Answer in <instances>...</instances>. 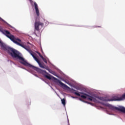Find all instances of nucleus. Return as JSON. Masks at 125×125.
Instances as JSON below:
<instances>
[{"label":"nucleus","instance_id":"2eb2a0df","mask_svg":"<svg viewBox=\"0 0 125 125\" xmlns=\"http://www.w3.org/2000/svg\"><path fill=\"white\" fill-rule=\"evenodd\" d=\"M40 57H41V58H42V59H43L44 58L43 57V56H42V55H41L40 56Z\"/></svg>","mask_w":125,"mask_h":125},{"label":"nucleus","instance_id":"a211bd4d","mask_svg":"<svg viewBox=\"0 0 125 125\" xmlns=\"http://www.w3.org/2000/svg\"><path fill=\"white\" fill-rule=\"evenodd\" d=\"M73 91H76V90L73 89Z\"/></svg>","mask_w":125,"mask_h":125},{"label":"nucleus","instance_id":"423d86ee","mask_svg":"<svg viewBox=\"0 0 125 125\" xmlns=\"http://www.w3.org/2000/svg\"><path fill=\"white\" fill-rule=\"evenodd\" d=\"M52 78L54 79V80L56 81V83H58L60 84V86H62V87H64L65 88H69V86L62 83V82L60 81V80L57 79V78L54 77H52Z\"/></svg>","mask_w":125,"mask_h":125},{"label":"nucleus","instance_id":"6ab92c4d","mask_svg":"<svg viewBox=\"0 0 125 125\" xmlns=\"http://www.w3.org/2000/svg\"><path fill=\"white\" fill-rule=\"evenodd\" d=\"M98 28H101V26H98Z\"/></svg>","mask_w":125,"mask_h":125},{"label":"nucleus","instance_id":"ddd939ff","mask_svg":"<svg viewBox=\"0 0 125 125\" xmlns=\"http://www.w3.org/2000/svg\"><path fill=\"white\" fill-rule=\"evenodd\" d=\"M43 60V61L44 62V63H47V61L46 60V59L45 58H43V59H42Z\"/></svg>","mask_w":125,"mask_h":125},{"label":"nucleus","instance_id":"f8f14e48","mask_svg":"<svg viewBox=\"0 0 125 125\" xmlns=\"http://www.w3.org/2000/svg\"><path fill=\"white\" fill-rule=\"evenodd\" d=\"M43 69H45L46 70H47V71H48L50 70V69H49V67H48V66L46 65H44V68H43Z\"/></svg>","mask_w":125,"mask_h":125},{"label":"nucleus","instance_id":"0eeeda50","mask_svg":"<svg viewBox=\"0 0 125 125\" xmlns=\"http://www.w3.org/2000/svg\"><path fill=\"white\" fill-rule=\"evenodd\" d=\"M34 7H35L37 16L38 17L40 16V11L39 10V7L38 6V4H37V2H34Z\"/></svg>","mask_w":125,"mask_h":125},{"label":"nucleus","instance_id":"f257e3e1","mask_svg":"<svg viewBox=\"0 0 125 125\" xmlns=\"http://www.w3.org/2000/svg\"><path fill=\"white\" fill-rule=\"evenodd\" d=\"M0 46L1 47V48L3 49V50L7 51L8 54L11 56L12 58H16V59H19V60L21 61V62H20L21 64H22V65H24V66H27V67H30V68H32L35 71H37V72H38V73L44 75V77L46 78V79H47V72L46 71L28 63L27 61L25 60V59H24V58L20 56L18 51L5 45L0 41ZM44 74H46L47 75H44Z\"/></svg>","mask_w":125,"mask_h":125},{"label":"nucleus","instance_id":"1a4fd4ad","mask_svg":"<svg viewBox=\"0 0 125 125\" xmlns=\"http://www.w3.org/2000/svg\"><path fill=\"white\" fill-rule=\"evenodd\" d=\"M49 72L51 74H52V75H54V76H56V73H55V72H54V71H52L51 69H50L49 70Z\"/></svg>","mask_w":125,"mask_h":125},{"label":"nucleus","instance_id":"20e7f679","mask_svg":"<svg viewBox=\"0 0 125 125\" xmlns=\"http://www.w3.org/2000/svg\"><path fill=\"white\" fill-rule=\"evenodd\" d=\"M104 105L107 107H109V109H110L111 110H113V111H120V112H122V113H124V114H125V107H124L123 106L120 107H117L116 106H114L109 104H106Z\"/></svg>","mask_w":125,"mask_h":125},{"label":"nucleus","instance_id":"9b49d317","mask_svg":"<svg viewBox=\"0 0 125 125\" xmlns=\"http://www.w3.org/2000/svg\"><path fill=\"white\" fill-rule=\"evenodd\" d=\"M40 67V68H42L43 69V68H44V66H43V63H42L41 62L40 63H38Z\"/></svg>","mask_w":125,"mask_h":125},{"label":"nucleus","instance_id":"6e6552de","mask_svg":"<svg viewBox=\"0 0 125 125\" xmlns=\"http://www.w3.org/2000/svg\"><path fill=\"white\" fill-rule=\"evenodd\" d=\"M30 54H31V55L32 56V57H33L34 60H35V61H36V62H37V63L38 64L40 62H40V60H39V59H38V58H37V57L35 56V53H34V52H33V51L30 53Z\"/></svg>","mask_w":125,"mask_h":125},{"label":"nucleus","instance_id":"4468645a","mask_svg":"<svg viewBox=\"0 0 125 125\" xmlns=\"http://www.w3.org/2000/svg\"><path fill=\"white\" fill-rule=\"evenodd\" d=\"M29 1H30V3L31 4H33V2H34V1H33V0H29Z\"/></svg>","mask_w":125,"mask_h":125},{"label":"nucleus","instance_id":"39448f33","mask_svg":"<svg viewBox=\"0 0 125 125\" xmlns=\"http://www.w3.org/2000/svg\"><path fill=\"white\" fill-rule=\"evenodd\" d=\"M40 26H41V27H43V23L40 21H38L36 19L35 21V23L34 24L35 31H40Z\"/></svg>","mask_w":125,"mask_h":125},{"label":"nucleus","instance_id":"dca6fc26","mask_svg":"<svg viewBox=\"0 0 125 125\" xmlns=\"http://www.w3.org/2000/svg\"><path fill=\"white\" fill-rule=\"evenodd\" d=\"M0 20H1V21H2L3 22H4V20H3V19H2L0 17Z\"/></svg>","mask_w":125,"mask_h":125},{"label":"nucleus","instance_id":"f03ea898","mask_svg":"<svg viewBox=\"0 0 125 125\" xmlns=\"http://www.w3.org/2000/svg\"><path fill=\"white\" fill-rule=\"evenodd\" d=\"M4 32L5 33V35L6 37L8 38V39H10V40H11V41H12L13 42H14V43H16V44H17L18 45L21 46L23 48H24V49L27 50V51H28L29 53H30L32 51V50L26 48V47H25L24 45L18 42H21V40H20V39L15 38V37H14V36L12 35H11L10 36L8 35H10V32H9V31L7 30H4Z\"/></svg>","mask_w":125,"mask_h":125},{"label":"nucleus","instance_id":"7ed1b4c3","mask_svg":"<svg viewBox=\"0 0 125 125\" xmlns=\"http://www.w3.org/2000/svg\"><path fill=\"white\" fill-rule=\"evenodd\" d=\"M73 93L75 94V95H77V96H81V98H83V99H86V98H87V99L90 101H94V102H95L96 100L95 98L83 92H80V93H79L78 92H73Z\"/></svg>","mask_w":125,"mask_h":125},{"label":"nucleus","instance_id":"9d476101","mask_svg":"<svg viewBox=\"0 0 125 125\" xmlns=\"http://www.w3.org/2000/svg\"><path fill=\"white\" fill-rule=\"evenodd\" d=\"M62 103L63 106H65L66 105V102L65 101V99H62Z\"/></svg>","mask_w":125,"mask_h":125},{"label":"nucleus","instance_id":"f3484780","mask_svg":"<svg viewBox=\"0 0 125 125\" xmlns=\"http://www.w3.org/2000/svg\"><path fill=\"white\" fill-rule=\"evenodd\" d=\"M37 53L39 55L40 57L42 55V54H41V53H40L39 52H38Z\"/></svg>","mask_w":125,"mask_h":125},{"label":"nucleus","instance_id":"aec40b11","mask_svg":"<svg viewBox=\"0 0 125 125\" xmlns=\"http://www.w3.org/2000/svg\"><path fill=\"white\" fill-rule=\"evenodd\" d=\"M80 100H82V99H80Z\"/></svg>","mask_w":125,"mask_h":125}]
</instances>
